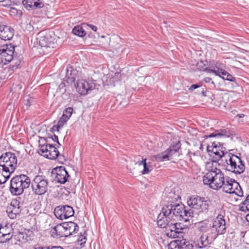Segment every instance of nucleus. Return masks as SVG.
<instances>
[{"instance_id":"1","label":"nucleus","mask_w":249,"mask_h":249,"mask_svg":"<svg viewBox=\"0 0 249 249\" xmlns=\"http://www.w3.org/2000/svg\"><path fill=\"white\" fill-rule=\"evenodd\" d=\"M212 163H208L207 165V172L203 177V182L204 184L209 185V187L214 190H219L220 185H222L224 180V173L215 167H212Z\"/></svg>"},{"instance_id":"2","label":"nucleus","mask_w":249,"mask_h":249,"mask_svg":"<svg viewBox=\"0 0 249 249\" xmlns=\"http://www.w3.org/2000/svg\"><path fill=\"white\" fill-rule=\"evenodd\" d=\"M223 166L226 170L236 175L243 173L245 170V165L241 158L231 153L227 152L224 156Z\"/></svg>"},{"instance_id":"3","label":"nucleus","mask_w":249,"mask_h":249,"mask_svg":"<svg viewBox=\"0 0 249 249\" xmlns=\"http://www.w3.org/2000/svg\"><path fill=\"white\" fill-rule=\"evenodd\" d=\"M30 184L31 179L27 176L23 174L16 176L10 181V192L13 195H20Z\"/></svg>"},{"instance_id":"4","label":"nucleus","mask_w":249,"mask_h":249,"mask_svg":"<svg viewBox=\"0 0 249 249\" xmlns=\"http://www.w3.org/2000/svg\"><path fill=\"white\" fill-rule=\"evenodd\" d=\"M168 207L173 221L183 220L185 222L189 221L190 218L193 217V212L191 209L186 210L183 204H168L164 206Z\"/></svg>"},{"instance_id":"5","label":"nucleus","mask_w":249,"mask_h":249,"mask_svg":"<svg viewBox=\"0 0 249 249\" xmlns=\"http://www.w3.org/2000/svg\"><path fill=\"white\" fill-rule=\"evenodd\" d=\"M187 203L190 207L196 210L199 214H208L211 209V201L205 200L204 197L192 196Z\"/></svg>"},{"instance_id":"6","label":"nucleus","mask_w":249,"mask_h":249,"mask_svg":"<svg viewBox=\"0 0 249 249\" xmlns=\"http://www.w3.org/2000/svg\"><path fill=\"white\" fill-rule=\"evenodd\" d=\"M31 187L34 194L38 196L44 195L49 189V182L46 176L36 175L31 181Z\"/></svg>"},{"instance_id":"7","label":"nucleus","mask_w":249,"mask_h":249,"mask_svg":"<svg viewBox=\"0 0 249 249\" xmlns=\"http://www.w3.org/2000/svg\"><path fill=\"white\" fill-rule=\"evenodd\" d=\"M17 164V159L14 153L6 152L0 157V167L4 170L13 173Z\"/></svg>"},{"instance_id":"8","label":"nucleus","mask_w":249,"mask_h":249,"mask_svg":"<svg viewBox=\"0 0 249 249\" xmlns=\"http://www.w3.org/2000/svg\"><path fill=\"white\" fill-rule=\"evenodd\" d=\"M212 232H213V239H215L218 235L225 233L226 231V221L224 215L221 212L213 220L212 225Z\"/></svg>"},{"instance_id":"9","label":"nucleus","mask_w":249,"mask_h":249,"mask_svg":"<svg viewBox=\"0 0 249 249\" xmlns=\"http://www.w3.org/2000/svg\"><path fill=\"white\" fill-rule=\"evenodd\" d=\"M74 87L79 93L85 95L95 89V84L92 81L80 79L74 84Z\"/></svg>"},{"instance_id":"10","label":"nucleus","mask_w":249,"mask_h":249,"mask_svg":"<svg viewBox=\"0 0 249 249\" xmlns=\"http://www.w3.org/2000/svg\"><path fill=\"white\" fill-rule=\"evenodd\" d=\"M171 210L169 211L168 207H162L161 212L159 214L157 217L158 226L161 228H166L169 224L173 221L171 216Z\"/></svg>"},{"instance_id":"11","label":"nucleus","mask_w":249,"mask_h":249,"mask_svg":"<svg viewBox=\"0 0 249 249\" xmlns=\"http://www.w3.org/2000/svg\"><path fill=\"white\" fill-rule=\"evenodd\" d=\"M181 144L178 142L175 144L171 145L170 148L163 153L159 154L155 156L156 160L161 162L164 160H168L172 159V156L177 154L180 148Z\"/></svg>"},{"instance_id":"12","label":"nucleus","mask_w":249,"mask_h":249,"mask_svg":"<svg viewBox=\"0 0 249 249\" xmlns=\"http://www.w3.org/2000/svg\"><path fill=\"white\" fill-rule=\"evenodd\" d=\"M54 213L57 218L63 220L72 216L74 212L72 207L64 205L56 207L54 209Z\"/></svg>"},{"instance_id":"13","label":"nucleus","mask_w":249,"mask_h":249,"mask_svg":"<svg viewBox=\"0 0 249 249\" xmlns=\"http://www.w3.org/2000/svg\"><path fill=\"white\" fill-rule=\"evenodd\" d=\"M227 186H225V193L228 194H234L238 196H243V191L240 185L234 179L231 178L229 177L227 178Z\"/></svg>"},{"instance_id":"14","label":"nucleus","mask_w":249,"mask_h":249,"mask_svg":"<svg viewBox=\"0 0 249 249\" xmlns=\"http://www.w3.org/2000/svg\"><path fill=\"white\" fill-rule=\"evenodd\" d=\"M52 174L54 176V180L61 184H64L70 177L68 172L64 166L57 167L53 169Z\"/></svg>"},{"instance_id":"15","label":"nucleus","mask_w":249,"mask_h":249,"mask_svg":"<svg viewBox=\"0 0 249 249\" xmlns=\"http://www.w3.org/2000/svg\"><path fill=\"white\" fill-rule=\"evenodd\" d=\"M39 150L44 154V157L50 160H55L59 156V151L52 144H46L41 145Z\"/></svg>"},{"instance_id":"16","label":"nucleus","mask_w":249,"mask_h":249,"mask_svg":"<svg viewBox=\"0 0 249 249\" xmlns=\"http://www.w3.org/2000/svg\"><path fill=\"white\" fill-rule=\"evenodd\" d=\"M36 39L41 48H53L54 39L49 34L40 32Z\"/></svg>"},{"instance_id":"17","label":"nucleus","mask_w":249,"mask_h":249,"mask_svg":"<svg viewBox=\"0 0 249 249\" xmlns=\"http://www.w3.org/2000/svg\"><path fill=\"white\" fill-rule=\"evenodd\" d=\"M208 151H211L213 153L215 156V158L219 160L221 159L223 161L224 160V156L227 152L225 151V148L220 144L219 142H213L211 146L207 147Z\"/></svg>"},{"instance_id":"18","label":"nucleus","mask_w":249,"mask_h":249,"mask_svg":"<svg viewBox=\"0 0 249 249\" xmlns=\"http://www.w3.org/2000/svg\"><path fill=\"white\" fill-rule=\"evenodd\" d=\"M14 29L10 26L0 23V38L2 40H10L14 36Z\"/></svg>"},{"instance_id":"19","label":"nucleus","mask_w":249,"mask_h":249,"mask_svg":"<svg viewBox=\"0 0 249 249\" xmlns=\"http://www.w3.org/2000/svg\"><path fill=\"white\" fill-rule=\"evenodd\" d=\"M15 51V47L10 45L6 49H3L1 53L2 61L4 64L9 63L13 59V54Z\"/></svg>"},{"instance_id":"20","label":"nucleus","mask_w":249,"mask_h":249,"mask_svg":"<svg viewBox=\"0 0 249 249\" xmlns=\"http://www.w3.org/2000/svg\"><path fill=\"white\" fill-rule=\"evenodd\" d=\"M78 71L72 67L69 66L65 70V76L64 80L70 84H72L75 81L77 77Z\"/></svg>"},{"instance_id":"21","label":"nucleus","mask_w":249,"mask_h":249,"mask_svg":"<svg viewBox=\"0 0 249 249\" xmlns=\"http://www.w3.org/2000/svg\"><path fill=\"white\" fill-rule=\"evenodd\" d=\"M22 3L28 10L40 8L44 6V3L40 0H23Z\"/></svg>"},{"instance_id":"22","label":"nucleus","mask_w":249,"mask_h":249,"mask_svg":"<svg viewBox=\"0 0 249 249\" xmlns=\"http://www.w3.org/2000/svg\"><path fill=\"white\" fill-rule=\"evenodd\" d=\"M63 226L65 228L67 237L69 236L72 234L78 231L79 227L73 222H68L63 223Z\"/></svg>"},{"instance_id":"23","label":"nucleus","mask_w":249,"mask_h":249,"mask_svg":"<svg viewBox=\"0 0 249 249\" xmlns=\"http://www.w3.org/2000/svg\"><path fill=\"white\" fill-rule=\"evenodd\" d=\"M198 230L200 232H207V235H208L210 237L213 239L212 225L208 222H201L198 225Z\"/></svg>"},{"instance_id":"24","label":"nucleus","mask_w":249,"mask_h":249,"mask_svg":"<svg viewBox=\"0 0 249 249\" xmlns=\"http://www.w3.org/2000/svg\"><path fill=\"white\" fill-rule=\"evenodd\" d=\"M65 228L63 226V223L55 226L51 231L52 235L58 236L59 237H67Z\"/></svg>"},{"instance_id":"25","label":"nucleus","mask_w":249,"mask_h":249,"mask_svg":"<svg viewBox=\"0 0 249 249\" xmlns=\"http://www.w3.org/2000/svg\"><path fill=\"white\" fill-rule=\"evenodd\" d=\"M25 86L24 82H23L21 79L18 78V79H14V82L13 83L11 88V91L13 92H17L20 93L21 91L24 90L23 89Z\"/></svg>"},{"instance_id":"26","label":"nucleus","mask_w":249,"mask_h":249,"mask_svg":"<svg viewBox=\"0 0 249 249\" xmlns=\"http://www.w3.org/2000/svg\"><path fill=\"white\" fill-rule=\"evenodd\" d=\"M6 230L7 229L4 227H0V243H6L12 238L13 235L11 233H4L3 231Z\"/></svg>"},{"instance_id":"27","label":"nucleus","mask_w":249,"mask_h":249,"mask_svg":"<svg viewBox=\"0 0 249 249\" xmlns=\"http://www.w3.org/2000/svg\"><path fill=\"white\" fill-rule=\"evenodd\" d=\"M230 133L229 131L225 129H220L215 130L213 133L210 134L208 137H229Z\"/></svg>"},{"instance_id":"28","label":"nucleus","mask_w":249,"mask_h":249,"mask_svg":"<svg viewBox=\"0 0 249 249\" xmlns=\"http://www.w3.org/2000/svg\"><path fill=\"white\" fill-rule=\"evenodd\" d=\"M146 159H142V160L138 162V163L139 165H141L142 164L143 165V170L142 171V173L143 175L149 173L152 170L150 169L152 168L151 163H147L146 162Z\"/></svg>"},{"instance_id":"29","label":"nucleus","mask_w":249,"mask_h":249,"mask_svg":"<svg viewBox=\"0 0 249 249\" xmlns=\"http://www.w3.org/2000/svg\"><path fill=\"white\" fill-rule=\"evenodd\" d=\"M219 77L222 78L224 80H226L229 81L233 82L235 81V78L233 77L231 74L224 70H219Z\"/></svg>"},{"instance_id":"30","label":"nucleus","mask_w":249,"mask_h":249,"mask_svg":"<svg viewBox=\"0 0 249 249\" xmlns=\"http://www.w3.org/2000/svg\"><path fill=\"white\" fill-rule=\"evenodd\" d=\"M8 210H11L17 215L19 214L21 212V209L19 206V203L17 200H13L11 202V206L9 207Z\"/></svg>"},{"instance_id":"31","label":"nucleus","mask_w":249,"mask_h":249,"mask_svg":"<svg viewBox=\"0 0 249 249\" xmlns=\"http://www.w3.org/2000/svg\"><path fill=\"white\" fill-rule=\"evenodd\" d=\"M72 33L79 37H84L86 35V32L81 25L75 26L72 29Z\"/></svg>"},{"instance_id":"32","label":"nucleus","mask_w":249,"mask_h":249,"mask_svg":"<svg viewBox=\"0 0 249 249\" xmlns=\"http://www.w3.org/2000/svg\"><path fill=\"white\" fill-rule=\"evenodd\" d=\"M12 173L7 171H4L0 167V184L5 183L7 180L10 178Z\"/></svg>"},{"instance_id":"33","label":"nucleus","mask_w":249,"mask_h":249,"mask_svg":"<svg viewBox=\"0 0 249 249\" xmlns=\"http://www.w3.org/2000/svg\"><path fill=\"white\" fill-rule=\"evenodd\" d=\"M178 241L179 246H180L181 249H193L194 248L192 243L185 239L178 240Z\"/></svg>"},{"instance_id":"34","label":"nucleus","mask_w":249,"mask_h":249,"mask_svg":"<svg viewBox=\"0 0 249 249\" xmlns=\"http://www.w3.org/2000/svg\"><path fill=\"white\" fill-rule=\"evenodd\" d=\"M210 236L208 235H202L200 237V241L197 244L199 248H205L208 245V241H207V239Z\"/></svg>"},{"instance_id":"35","label":"nucleus","mask_w":249,"mask_h":249,"mask_svg":"<svg viewBox=\"0 0 249 249\" xmlns=\"http://www.w3.org/2000/svg\"><path fill=\"white\" fill-rule=\"evenodd\" d=\"M168 249H181L180 246H179L178 240H176L171 242L168 245Z\"/></svg>"},{"instance_id":"36","label":"nucleus","mask_w":249,"mask_h":249,"mask_svg":"<svg viewBox=\"0 0 249 249\" xmlns=\"http://www.w3.org/2000/svg\"><path fill=\"white\" fill-rule=\"evenodd\" d=\"M168 249H181L180 246H179L178 240H176L171 242L168 245Z\"/></svg>"},{"instance_id":"37","label":"nucleus","mask_w":249,"mask_h":249,"mask_svg":"<svg viewBox=\"0 0 249 249\" xmlns=\"http://www.w3.org/2000/svg\"><path fill=\"white\" fill-rule=\"evenodd\" d=\"M221 64L218 61H213L210 64V67L216 70H222Z\"/></svg>"},{"instance_id":"38","label":"nucleus","mask_w":249,"mask_h":249,"mask_svg":"<svg viewBox=\"0 0 249 249\" xmlns=\"http://www.w3.org/2000/svg\"><path fill=\"white\" fill-rule=\"evenodd\" d=\"M240 209L243 212H249V201H244L240 205Z\"/></svg>"},{"instance_id":"39","label":"nucleus","mask_w":249,"mask_h":249,"mask_svg":"<svg viewBox=\"0 0 249 249\" xmlns=\"http://www.w3.org/2000/svg\"><path fill=\"white\" fill-rule=\"evenodd\" d=\"M180 226V224L178 223H169L168 226L166 228L167 229V231H175L177 230V226Z\"/></svg>"},{"instance_id":"40","label":"nucleus","mask_w":249,"mask_h":249,"mask_svg":"<svg viewBox=\"0 0 249 249\" xmlns=\"http://www.w3.org/2000/svg\"><path fill=\"white\" fill-rule=\"evenodd\" d=\"M69 119L68 118V117L66 116L65 115L63 114V115L59 120L57 124L59 125V126L62 127L64 125V124L66 123V122Z\"/></svg>"},{"instance_id":"41","label":"nucleus","mask_w":249,"mask_h":249,"mask_svg":"<svg viewBox=\"0 0 249 249\" xmlns=\"http://www.w3.org/2000/svg\"><path fill=\"white\" fill-rule=\"evenodd\" d=\"M219 70H216L215 69H213L210 67H206L204 70L203 71H205L208 73H213L215 75H219Z\"/></svg>"},{"instance_id":"42","label":"nucleus","mask_w":249,"mask_h":249,"mask_svg":"<svg viewBox=\"0 0 249 249\" xmlns=\"http://www.w3.org/2000/svg\"><path fill=\"white\" fill-rule=\"evenodd\" d=\"M196 67L197 70L200 71H204L205 68H206V64L204 63V61H200L197 63Z\"/></svg>"},{"instance_id":"43","label":"nucleus","mask_w":249,"mask_h":249,"mask_svg":"<svg viewBox=\"0 0 249 249\" xmlns=\"http://www.w3.org/2000/svg\"><path fill=\"white\" fill-rule=\"evenodd\" d=\"M35 249H64L61 246H49L46 247H39L35 248Z\"/></svg>"},{"instance_id":"44","label":"nucleus","mask_w":249,"mask_h":249,"mask_svg":"<svg viewBox=\"0 0 249 249\" xmlns=\"http://www.w3.org/2000/svg\"><path fill=\"white\" fill-rule=\"evenodd\" d=\"M72 108L71 107H68L64 110L63 114L65 115V116L68 117V118L69 119L72 113Z\"/></svg>"},{"instance_id":"45","label":"nucleus","mask_w":249,"mask_h":249,"mask_svg":"<svg viewBox=\"0 0 249 249\" xmlns=\"http://www.w3.org/2000/svg\"><path fill=\"white\" fill-rule=\"evenodd\" d=\"M227 178H229V177L227 176H225L224 177V180L223 182H222V185H220L219 190L222 189V190L225 193V189L226 188L225 186H227Z\"/></svg>"},{"instance_id":"46","label":"nucleus","mask_w":249,"mask_h":249,"mask_svg":"<svg viewBox=\"0 0 249 249\" xmlns=\"http://www.w3.org/2000/svg\"><path fill=\"white\" fill-rule=\"evenodd\" d=\"M166 235L167 236L173 238L178 237V232H176V231H168L166 233Z\"/></svg>"},{"instance_id":"47","label":"nucleus","mask_w":249,"mask_h":249,"mask_svg":"<svg viewBox=\"0 0 249 249\" xmlns=\"http://www.w3.org/2000/svg\"><path fill=\"white\" fill-rule=\"evenodd\" d=\"M82 25L89 26L92 31L94 32H96L97 31V27L95 25L85 23H83Z\"/></svg>"},{"instance_id":"48","label":"nucleus","mask_w":249,"mask_h":249,"mask_svg":"<svg viewBox=\"0 0 249 249\" xmlns=\"http://www.w3.org/2000/svg\"><path fill=\"white\" fill-rule=\"evenodd\" d=\"M58 158V160H59L60 162L63 163L64 162L66 161L67 160V159L64 155L62 154H59V156L57 157Z\"/></svg>"},{"instance_id":"49","label":"nucleus","mask_w":249,"mask_h":249,"mask_svg":"<svg viewBox=\"0 0 249 249\" xmlns=\"http://www.w3.org/2000/svg\"><path fill=\"white\" fill-rule=\"evenodd\" d=\"M7 212L8 213V216L9 217L12 219L16 218L17 215L14 213V212L11 210H8Z\"/></svg>"},{"instance_id":"50","label":"nucleus","mask_w":249,"mask_h":249,"mask_svg":"<svg viewBox=\"0 0 249 249\" xmlns=\"http://www.w3.org/2000/svg\"><path fill=\"white\" fill-rule=\"evenodd\" d=\"M14 63V64L13 65V67H17L19 65L20 63V61L19 60H18L16 58H15L14 57H13V59L12 60Z\"/></svg>"},{"instance_id":"51","label":"nucleus","mask_w":249,"mask_h":249,"mask_svg":"<svg viewBox=\"0 0 249 249\" xmlns=\"http://www.w3.org/2000/svg\"><path fill=\"white\" fill-rule=\"evenodd\" d=\"M61 127L59 126V125L57 124V125H53L52 128H51V131L52 132H54V131H59V129Z\"/></svg>"},{"instance_id":"52","label":"nucleus","mask_w":249,"mask_h":249,"mask_svg":"<svg viewBox=\"0 0 249 249\" xmlns=\"http://www.w3.org/2000/svg\"><path fill=\"white\" fill-rule=\"evenodd\" d=\"M52 140L54 141V142H56L59 145H60V144L59 143V142H58V136H57L56 135H53L52 137Z\"/></svg>"},{"instance_id":"53","label":"nucleus","mask_w":249,"mask_h":249,"mask_svg":"<svg viewBox=\"0 0 249 249\" xmlns=\"http://www.w3.org/2000/svg\"><path fill=\"white\" fill-rule=\"evenodd\" d=\"M199 87V86L197 84H193L190 87L189 89L193 90L198 88Z\"/></svg>"},{"instance_id":"54","label":"nucleus","mask_w":249,"mask_h":249,"mask_svg":"<svg viewBox=\"0 0 249 249\" xmlns=\"http://www.w3.org/2000/svg\"><path fill=\"white\" fill-rule=\"evenodd\" d=\"M192 155H194L195 156V154L191 152H189L187 154V156L189 158V159L190 160H192V159H191V156H192Z\"/></svg>"},{"instance_id":"55","label":"nucleus","mask_w":249,"mask_h":249,"mask_svg":"<svg viewBox=\"0 0 249 249\" xmlns=\"http://www.w3.org/2000/svg\"><path fill=\"white\" fill-rule=\"evenodd\" d=\"M182 230V229H181V228H177V230H176L175 231H176V232H178V235L179 236V234L180 233H182V232L181 231Z\"/></svg>"},{"instance_id":"56","label":"nucleus","mask_w":249,"mask_h":249,"mask_svg":"<svg viewBox=\"0 0 249 249\" xmlns=\"http://www.w3.org/2000/svg\"><path fill=\"white\" fill-rule=\"evenodd\" d=\"M212 79L210 77H205L204 79V81L206 83H209L211 81Z\"/></svg>"},{"instance_id":"57","label":"nucleus","mask_w":249,"mask_h":249,"mask_svg":"<svg viewBox=\"0 0 249 249\" xmlns=\"http://www.w3.org/2000/svg\"><path fill=\"white\" fill-rule=\"evenodd\" d=\"M86 237H84L83 238H82L80 240L81 242H82V243H81V244H82L83 243H85L86 242Z\"/></svg>"},{"instance_id":"58","label":"nucleus","mask_w":249,"mask_h":249,"mask_svg":"<svg viewBox=\"0 0 249 249\" xmlns=\"http://www.w3.org/2000/svg\"><path fill=\"white\" fill-rule=\"evenodd\" d=\"M245 116V114H239L237 115V117H238L240 118H243Z\"/></svg>"},{"instance_id":"59","label":"nucleus","mask_w":249,"mask_h":249,"mask_svg":"<svg viewBox=\"0 0 249 249\" xmlns=\"http://www.w3.org/2000/svg\"><path fill=\"white\" fill-rule=\"evenodd\" d=\"M19 235L20 237H22L23 239L24 238V235L23 233H19Z\"/></svg>"},{"instance_id":"60","label":"nucleus","mask_w":249,"mask_h":249,"mask_svg":"<svg viewBox=\"0 0 249 249\" xmlns=\"http://www.w3.org/2000/svg\"><path fill=\"white\" fill-rule=\"evenodd\" d=\"M245 201H246L247 202H248V201H249V194L247 196L246 199Z\"/></svg>"},{"instance_id":"61","label":"nucleus","mask_w":249,"mask_h":249,"mask_svg":"<svg viewBox=\"0 0 249 249\" xmlns=\"http://www.w3.org/2000/svg\"><path fill=\"white\" fill-rule=\"evenodd\" d=\"M249 214H247L246 216V219L248 221H249Z\"/></svg>"},{"instance_id":"62","label":"nucleus","mask_w":249,"mask_h":249,"mask_svg":"<svg viewBox=\"0 0 249 249\" xmlns=\"http://www.w3.org/2000/svg\"><path fill=\"white\" fill-rule=\"evenodd\" d=\"M4 231V233H8L6 231Z\"/></svg>"}]
</instances>
